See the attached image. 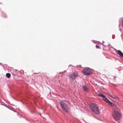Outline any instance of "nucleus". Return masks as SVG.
<instances>
[{"instance_id": "1", "label": "nucleus", "mask_w": 123, "mask_h": 123, "mask_svg": "<svg viewBox=\"0 0 123 123\" xmlns=\"http://www.w3.org/2000/svg\"><path fill=\"white\" fill-rule=\"evenodd\" d=\"M90 108L92 111L95 113L98 114L99 113V110L98 106L96 104H92L90 106Z\"/></svg>"}, {"instance_id": "2", "label": "nucleus", "mask_w": 123, "mask_h": 123, "mask_svg": "<svg viewBox=\"0 0 123 123\" xmlns=\"http://www.w3.org/2000/svg\"><path fill=\"white\" fill-rule=\"evenodd\" d=\"M60 105L61 107L63 110L66 112H68L69 111V109L67 105L63 101H62L60 102Z\"/></svg>"}, {"instance_id": "3", "label": "nucleus", "mask_w": 123, "mask_h": 123, "mask_svg": "<svg viewBox=\"0 0 123 123\" xmlns=\"http://www.w3.org/2000/svg\"><path fill=\"white\" fill-rule=\"evenodd\" d=\"M98 95L99 96L102 97L103 100L108 103L110 106H113L114 105L113 103L108 99L104 95L100 94H98Z\"/></svg>"}, {"instance_id": "4", "label": "nucleus", "mask_w": 123, "mask_h": 123, "mask_svg": "<svg viewBox=\"0 0 123 123\" xmlns=\"http://www.w3.org/2000/svg\"><path fill=\"white\" fill-rule=\"evenodd\" d=\"M121 117V115L119 112L116 111H114L113 117L116 121H118L120 119Z\"/></svg>"}, {"instance_id": "5", "label": "nucleus", "mask_w": 123, "mask_h": 123, "mask_svg": "<svg viewBox=\"0 0 123 123\" xmlns=\"http://www.w3.org/2000/svg\"><path fill=\"white\" fill-rule=\"evenodd\" d=\"M82 72L84 75L87 76L92 74V69L89 68H86L83 69Z\"/></svg>"}, {"instance_id": "6", "label": "nucleus", "mask_w": 123, "mask_h": 123, "mask_svg": "<svg viewBox=\"0 0 123 123\" xmlns=\"http://www.w3.org/2000/svg\"><path fill=\"white\" fill-rule=\"evenodd\" d=\"M78 76V74L77 72H75L69 75V78L70 80L75 79Z\"/></svg>"}, {"instance_id": "7", "label": "nucleus", "mask_w": 123, "mask_h": 123, "mask_svg": "<svg viewBox=\"0 0 123 123\" xmlns=\"http://www.w3.org/2000/svg\"><path fill=\"white\" fill-rule=\"evenodd\" d=\"M108 95L112 98L117 100L118 99V98L116 95H111L110 94H108Z\"/></svg>"}, {"instance_id": "8", "label": "nucleus", "mask_w": 123, "mask_h": 123, "mask_svg": "<svg viewBox=\"0 0 123 123\" xmlns=\"http://www.w3.org/2000/svg\"><path fill=\"white\" fill-rule=\"evenodd\" d=\"M117 53L120 56L123 57V53L120 50H118L117 52Z\"/></svg>"}, {"instance_id": "9", "label": "nucleus", "mask_w": 123, "mask_h": 123, "mask_svg": "<svg viewBox=\"0 0 123 123\" xmlns=\"http://www.w3.org/2000/svg\"><path fill=\"white\" fill-rule=\"evenodd\" d=\"M82 88L84 91H89V89L88 88L87 86L86 85L83 86Z\"/></svg>"}, {"instance_id": "10", "label": "nucleus", "mask_w": 123, "mask_h": 123, "mask_svg": "<svg viewBox=\"0 0 123 123\" xmlns=\"http://www.w3.org/2000/svg\"><path fill=\"white\" fill-rule=\"evenodd\" d=\"M11 74L9 73H6V76L8 78H9L11 77Z\"/></svg>"}, {"instance_id": "11", "label": "nucleus", "mask_w": 123, "mask_h": 123, "mask_svg": "<svg viewBox=\"0 0 123 123\" xmlns=\"http://www.w3.org/2000/svg\"><path fill=\"white\" fill-rule=\"evenodd\" d=\"M96 47L97 48H99V46L98 45H96Z\"/></svg>"}, {"instance_id": "12", "label": "nucleus", "mask_w": 123, "mask_h": 123, "mask_svg": "<svg viewBox=\"0 0 123 123\" xmlns=\"http://www.w3.org/2000/svg\"><path fill=\"white\" fill-rule=\"evenodd\" d=\"M39 73H34V74H39Z\"/></svg>"}, {"instance_id": "13", "label": "nucleus", "mask_w": 123, "mask_h": 123, "mask_svg": "<svg viewBox=\"0 0 123 123\" xmlns=\"http://www.w3.org/2000/svg\"><path fill=\"white\" fill-rule=\"evenodd\" d=\"M102 42L103 43H104V41H103Z\"/></svg>"}]
</instances>
